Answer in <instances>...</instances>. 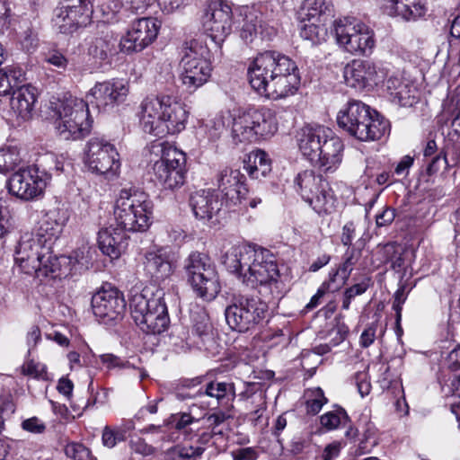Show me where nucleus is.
Instances as JSON below:
<instances>
[{"label":"nucleus","mask_w":460,"mask_h":460,"mask_svg":"<svg viewBox=\"0 0 460 460\" xmlns=\"http://www.w3.org/2000/svg\"><path fill=\"white\" fill-rule=\"evenodd\" d=\"M248 78L254 91L274 101L296 94L301 83L296 62L276 51L258 54L249 65Z\"/></svg>","instance_id":"1"},{"label":"nucleus","mask_w":460,"mask_h":460,"mask_svg":"<svg viewBox=\"0 0 460 460\" xmlns=\"http://www.w3.org/2000/svg\"><path fill=\"white\" fill-rule=\"evenodd\" d=\"M223 264L243 284L252 288H263L271 294L279 293L280 274L275 255L258 245L237 244L223 256Z\"/></svg>","instance_id":"2"},{"label":"nucleus","mask_w":460,"mask_h":460,"mask_svg":"<svg viewBox=\"0 0 460 460\" xmlns=\"http://www.w3.org/2000/svg\"><path fill=\"white\" fill-rule=\"evenodd\" d=\"M188 118L186 105L170 94L147 96L139 106L143 130L157 137L181 132L186 128Z\"/></svg>","instance_id":"3"},{"label":"nucleus","mask_w":460,"mask_h":460,"mask_svg":"<svg viewBox=\"0 0 460 460\" xmlns=\"http://www.w3.org/2000/svg\"><path fill=\"white\" fill-rule=\"evenodd\" d=\"M338 126L359 141L380 139L388 130L389 123L376 111L360 101H349L337 114Z\"/></svg>","instance_id":"4"},{"label":"nucleus","mask_w":460,"mask_h":460,"mask_svg":"<svg viewBox=\"0 0 460 460\" xmlns=\"http://www.w3.org/2000/svg\"><path fill=\"white\" fill-rule=\"evenodd\" d=\"M154 204L149 195L137 188H124L115 200L117 225L128 232H145L152 223Z\"/></svg>","instance_id":"5"},{"label":"nucleus","mask_w":460,"mask_h":460,"mask_svg":"<svg viewBox=\"0 0 460 460\" xmlns=\"http://www.w3.org/2000/svg\"><path fill=\"white\" fill-rule=\"evenodd\" d=\"M163 290L150 293L148 289L134 292L129 298V308L135 323L146 334H159L169 324L167 306Z\"/></svg>","instance_id":"6"},{"label":"nucleus","mask_w":460,"mask_h":460,"mask_svg":"<svg viewBox=\"0 0 460 460\" xmlns=\"http://www.w3.org/2000/svg\"><path fill=\"white\" fill-rule=\"evenodd\" d=\"M56 117V129L65 140H76L89 134L92 120L89 119L88 103L82 99L68 96L51 102Z\"/></svg>","instance_id":"7"},{"label":"nucleus","mask_w":460,"mask_h":460,"mask_svg":"<svg viewBox=\"0 0 460 460\" xmlns=\"http://www.w3.org/2000/svg\"><path fill=\"white\" fill-rule=\"evenodd\" d=\"M209 58L210 51L202 40L193 39L183 44L181 78L188 89L196 90L210 77L212 67Z\"/></svg>","instance_id":"8"},{"label":"nucleus","mask_w":460,"mask_h":460,"mask_svg":"<svg viewBox=\"0 0 460 460\" xmlns=\"http://www.w3.org/2000/svg\"><path fill=\"white\" fill-rule=\"evenodd\" d=\"M188 282L200 298L211 301L220 292V283L216 265L205 253L191 252L184 261Z\"/></svg>","instance_id":"9"},{"label":"nucleus","mask_w":460,"mask_h":460,"mask_svg":"<svg viewBox=\"0 0 460 460\" xmlns=\"http://www.w3.org/2000/svg\"><path fill=\"white\" fill-rule=\"evenodd\" d=\"M336 42L344 51L354 56H370L375 48L374 31L355 17H343L332 24Z\"/></svg>","instance_id":"10"},{"label":"nucleus","mask_w":460,"mask_h":460,"mask_svg":"<svg viewBox=\"0 0 460 460\" xmlns=\"http://www.w3.org/2000/svg\"><path fill=\"white\" fill-rule=\"evenodd\" d=\"M233 137L238 142H256L272 137L278 131V120L268 108L250 109L234 119Z\"/></svg>","instance_id":"11"},{"label":"nucleus","mask_w":460,"mask_h":460,"mask_svg":"<svg viewBox=\"0 0 460 460\" xmlns=\"http://www.w3.org/2000/svg\"><path fill=\"white\" fill-rule=\"evenodd\" d=\"M268 305L261 298L246 295H234L225 310L229 327L238 332L254 329L265 318Z\"/></svg>","instance_id":"12"},{"label":"nucleus","mask_w":460,"mask_h":460,"mask_svg":"<svg viewBox=\"0 0 460 460\" xmlns=\"http://www.w3.org/2000/svg\"><path fill=\"white\" fill-rule=\"evenodd\" d=\"M294 184L303 199L319 215L334 210L336 199L329 182L322 175L305 170L296 176Z\"/></svg>","instance_id":"13"},{"label":"nucleus","mask_w":460,"mask_h":460,"mask_svg":"<svg viewBox=\"0 0 460 460\" xmlns=\"http://www.w3.org/2000/svg\"><path fill=\"white\" fill-rule=\"evenodd\" d=\"M161 152V158L155 162L153 171L155 180L171 190L181 187L185 182L186 155L174 146L163 144L153 146Z\"/></svg>","instance_id":"14"},{"label":"nucleus","mask_w":460,"mask_h":460,"mask_svg":"<svg viewBox=\"0 0 460 460\" xmlns=\"http://www.w3.org/2000/svg\"><path fill=\"white\" fill-rule=\"evenodd\" d=\"M84 164L91 172L112 180L119 174V155L113 144L103 138L93 137L86 145Z\"/></svg>","instance_id":"15"},{"label":"nucleus","mask_w":460,"mask_h":460,"mask_svg":"<svg viewBox=\"0 0 460 460\" xmlns=\"http://www.w3.org/2000/svg\"><path fill=\"white\" fill-rule=\"evenodd\" d=\"M276 5L270 0L237 8L243 22L240 36L245 42H252L259 34H263L268 22L274 16Z\"/></svg>","instance_id":"16"},{"label":"nucleus","mask_w":460,"mask_h":460,"mask_svg":"<svg viewBox=\"0 0 460 460\" xmlns=\"http://www.w3.org/2000/svg\"><path fill=\"white\" fill-rule=\"evenodd\" d=\"M232 17L231 6L224 2L211 3L202 17L205 32L219 48L232 31Z\"/></svg>","instance_id":"17"},{"label":"nucleus","mask_w":460,"mask_h":460,"mask_svg":"<svg viewBox=\"0 0 460 460\" xmlns=\"http://www.w3.org/2000/svg\"><path fill=\"white\" fill-rule=\"evenodd\" d=\"M6 187L10 194L29 201L43 193L46 181L38 168L30 166L13 173L6 182Z\"/></svg>","instance_id":"18"},{"label":"nucleus","mask_w":460,"mask_h":460,"mask_svg":"<svg viewBox=\"0 0 460 460\" xmlns=\"http://www.w3.org/2000/svg\"><path fill=\"white\" fill-rule=\"evenodd\" d=\"M92 308L95 317L108 324L122 318L126 302L123 294L117 288L102 287L93 296Z\"/></svg>","instance_id":"19"},{"label":"nucleus","mask_w":460,"mask_h":460,"mask_svg":"<svg viewBox=\"0 0 460 460\" xmlns=\"http://www.w3.org/2000/svg\"><path fill=\"white\" fill-rule=\"evenodd\" d=\"M159 29L160 23L154 18L137 19L120 39V51L127 54L142 51L155 40Z\"/></svg>","instance_id":"20"},{"label":"nucleus","mask_w":460,"mask_h":460,"mask_svg":"<svg viewBox=\"0 0 460 460\" xmlns=\"http://www.w3.org/2000/svg\"><path fill=\"white\" fill-rule=\"evenodd\" d=\"M385 74L381 64L362 59L352 60L343 70L347 85L358 90L377 85L384 80Z\"/></svg>","instance_id":"21"},{"label":"nucleus","mask_w":460,"mask_h":460,"mask_svg":"<svg viewBox=\"0 0 460 460\" xmlns=\"http://www.w3.org/2000/svg\"><path fill=\"white\" fill-rule=\"evenodd\" d=\"M49 251L37 238L34 232H24L21 234L17 243L14 260L15 263L25 274H33L35 267L40 265V260L46 256Z\"/></svg>","instance_id":"22"},{"label":"nucleus","mask_w":460,"mask_h":460,"mask_svg":"<svg viewBox=\"0 0 460 460\" xmlns=\"http://www.w3.org/2000/svg\"><path fill=\"white\" fill-rule=\"evenodd\" d=\"M128 85L122 80L97 83L90 90L87 99L100 111H107L126 101Z\"/></svg>","instance_id":"23"},{"label":"nucleus","mask_w":460,"mask_h":460,"mask_svg":"<svg viewBox=\"0 0 460 460\" xmlns=\"http://www.w3.org/2000/svg\"><path fill=\"white\" fill-rule=\"evenodd\" d=\"M234 384L231 382L209 381L198 388L193 394H178L177 399L185 400L188 398H210L215 401L216 407H221L225 410H231L235 399Z\"/></svg>","instance_id":"24"},{"label":"nucleus","mask_w":460,"mask_h":460,"mask_svg":"<svg viewBox=\"0 0 460 460\" xmlns=\"http://www.w3.org/2000/svg\"><path fill=\"white\" fill-rule=\"evenodd\" d=\"M10 98L8 119L13 126H21L30 120L36 102L35 89L30 85L17 86Z\"/></svg>","instance_id":"25"},{"label":"nucleus","mask_w":460,"mask_h":460,"mask_svg":"<svg viewBox=\"0 0 460 460\" xmlns=\"http://www.w3.org/2000/svg\"><path fill=\"white\" fill-rule=\"evenodd\" d=\"M68 218L66 210L58 208L47 212L40 221L34 234L49 251L61 235Z\"/></svg>","instance_id":"26"},{"label":"nucleus","mask_w":460,"mask_h":460,"mask_svg":"<svg viewBox=\"0 0 460 460\" xmlns=\"http://www.w3.org/2000/svg\"><path fill=\"white\" fill-rule=\"evenodd\" d=\"M244 179V175L239 170L229 167H226L218 172V190L230 204H238L246 193Z\"/></svg>","instance_id":"27"},{"label":"nucleus","mask_w":460,"mask_h":460,"mask_svg":"<svg viewBox=\"0 0 460 460\" xmlns=\"http://www.w3.org/2000/svg\"><path fill=\"white\" fill-rule=\"evenodd\" d=\"M343 150L342 140L330 131L314 164L324 172H335L342 162Z\"/></svg>","instance_id":"28"},{"label":"nucleus","mask_w":460,"mask_h":460,"mask_svg":"<svg viewBox=\"0 0 460 460\" xmlns=\"http://www.w3.org/2000/svg\"><path fill=\"white\" fill-rule=\"evenodd\" d=\"M174 268L170 254L164 249L148 252L145 255V273L155 283L164 281L172 276Z\"/></svg>","instance_id":"29"},{"label":"nucleus","mask_w":460,"mask_h":460,"mask_svg":"<svg viewBox=\"0 0 460 460\" xmlns=\"http://www.w3.org/2000/svg\"><path fill=\"white\" fill-rule=\"evenodd\" d=\"M329 130L322 126L303 127L296 135L297 145L302 155L311 163L315 161L323 142L326 139Z\"/></svg>","instance_id":"30"},{"label":"nucleus","mask_w":460,"mask_h":460,"mask_svg":"<svg viewBox=\"0 0 460 460\" xmlns=\"http://www.w3.org/2000/svg\"><path fill=\"white\" fill-rule=\"evenodd\" d=\"M381 9L392 17L416 21L425 15L427 8L422 0H378Z\"/></svg>","instance_id":"31"},{"label":"nucleus","mask_w":460,"mask_h":460,"mask_svg":"<svg viewBox=\"0 0 460 460\" xmlns=\"http://www.w3.org/2000/svg\"><path fill=\"white\" fill-rule=\"evenodd\" d=\"M190 205L195 217L204 222L211 220L222 208L218 195L210 190H199L192 193Z\"/></svg>","instance_id":"32"},{"label":"nucleus","mask_w":460,"mask_h":460,"mask_svg":"<svg viewBox=\"0 0 460 460\" xmlns=\"http://www.w3.org/2000/svg\"><path fill=\"white\" fill-rule=\"evenodd\" d=\"M127 230L109 226L98 233V244L103 254L117 259L125 251L128 245Z\"/></svg>","instance_id":"33"},{"label":"nucleus","mask_w":460,"mask_h":460,"mask_svg":"<svg viewBox=\"0 0 460 460\" xmlns=\"http://www.w3.org/2000/svg\"><path fill=\"white\" fill-rule=\"evenodd\" d=\"M386 91L393 102L401 106H412L418 96L416 86L401 75H391L386 82Z\"/></svg>","instance_id":"34"},{"label":"nucleus","mask_w":460,"mask_h":460,"mask_svg":"<svg viewBox=\"0 0 460 460\" xmlns=\"http://www.w3.org/2000/svg\"><path fill=\"white\" fill-rule=\"evenodd\" d=\"M361 257V251L355 247H349L342 256V262L337 269L329 273V279L336 283L334 289H340L349 279L350 273Z\"/></svg>","instance_id":"35"},{"label":"nucleus","mask_w":460,"mask_h":460,"mask_svg":"<svg viewBox=\"0 0 460 460\" xmlns=\"http://www.w3.org/2000/svg\"><path fill=\"white\" fill-rule=\"evenodd\" d=\"M332 7L327 0H305L298 13L299 20L301 22H327Z\"/></svg>","instance_id":"36"},{"label":"nucleus","mask_w":460,"mask_h":460,"mask_svg":"<svg viewBox=\"0 0 460 460\" xmlns=\"http://www.w3.org/2000/svg\"><path fill=\"white\" fill-rule=\"evenodd\" d=\"M244 170L252 179L266 177L271 172L269 155L261 149L252 151L244 161Z\"/></svg>","instance_id":"37"},{"label":"nucleus","mask_w":460,"mask_h":460,"mask_svg":"<svg viewBox=\"0 0 460 460\" xmlns=\"http://www.w3.org/2000/svg\"><path fill=\"white\" fill-rule=\"evenodd\" d=\"M49 252L40 260V265L35 267L33 274L37 278L46 277L51 279L61 278L63 275H68L66 263L63 261V256L57 257Z\"/></svg>","instance_id":"38"},{"label":"nucleus","mask_w":460,"mask_h":460,"mask_svg":"<svg viewBox=\"0 0 460 460\" xmlns=\"http://www.w3.org/2000/svg\"><path fill=\"white\" fill-rule=\"evenodd\" d=\"M190 321L192 334L198 336L201 341L210 337L212 324L203 306L197 304L190 305Z\"/></svg>","instance_id":"39"},{"label":"nucleus","mask_w":460,"mask_h":460,"mask_svg":"<svg viewBox=\"0 0 460 460\" xmlns=\"http://www.w3.org/2000/svg\"><path fill=\"white\" fill-rule=\"evenodd\" d=\"M75 19V15L66 8V5L62 4L55 9L52 21L54 27L60 33L69 34L82 27Z\"/></svg>","instance_id":"40"},{"label":"nucleus","mask_w":460,"mask_h":460,"mask_svg":"<svg viewBox=\"0 0 460 460\" xmlns=\"http://www.w3.org/2000/svg\"><path fill=\"white\" fill-rule=\"evenodd\" d=\"M95 19L104 22H111L117 13L124 6L123 0H93Z\"/></svg>","instance_id":"41"},{"label":"nucleus","mask_w":460,"mask_h":460,"mask_svg":"<svg viewBox=\"0 0 460 460\" xmlns=\"http://www.w3.org/2000/svg\"><path fill=\"white\" fill-rule=\"evenodd\" d=\"M69 274L81 273L87 270L92 265L90 251L85 248L74 251L69 256H63Z\"/></svg>","instance_id":"42"},{"label":"nucleus","mask_w":460,"mask_h":460,"mask_svg":"<svg viewBox=\"0 0 460 460\" xmlns=\"http://www.w3.org/2000/svg\"><path fill=\"white\" fill-rule=\"evenodd\" d=\"M326 22H302L300 36L306 40H310L313 44L324 41L328 35Z\"/></svg>","instance_id":"43"},{"label":"nucleus","mask_w":460,"mask_h":460,"mask_svg":"<svg viewBox=\"0 0 460 460\" xmlns=\"http://www.w3.org/2000/svg\"><path fill=\"white\" fill-rule=\"evenodd\" d=\"M23 80L21 69L10 68L4 73L0 72V96L11 94Z\"/></svg>","instance_id":"44"},{"label":"nucleus","mask_w":460,"mask_h":460,"mask_svg":"<svg viewBox=\"0 0 460 460\" xmlns=\"http://www.w3.org/2000/svg\"><path fill=\"white\" fill-rule=\"evenodd\" d=\"M205 448L199 447L175 446L166 452L167 460H197L204 453Z\"/></svg>","instance_id":"45"},{"label":"nucleus","mask_w":460,"mask_h":460,"mask_svg":"<svg viewBox=\"0 0 460 460\" xmlns=\"http://www.w3.org/2000/svg\"><path fill=\"white\" fill-rule=\"evenodd\" d=\"M348 420L349 416L341 407L327 411L320 417L321 425L327 430L336 429L341 425H345Z\"/></svg>","instance_id":"46"},{"label":"nucleus","mask_w":460,"mask_h":460,"mask_svg":"<svg viewBox=\"0 0 460 460\" xmlns=\"http://www.w3.org/2000/svg\"><path fill=\"white\" fill-rule=\"evenodd\" d=\"M20 162L21 158L16 147L0 148V173H6L13 170Z\"/></svg>","instance_id":"47"},{"label":"nucleus","mask_w":460,"mask_h":460,"mask_svg":"<svg viewBox=\"0 0 460 460\" xmlns=\"http://www.w3.org/2000/svg\"><path fill=\"white\" fill-rule=\"evenodd\" d=\"M200 130L207 135L209 141L218 139L225 130L223 117L219 115L215 116L201 126Z\"/></svg>","instance_id":"48"},{"label":"nucleus","mask_w":460,"mask_h":460,"mask_svg":"<svg viewBox=\"0 0 460 460\" xmlns=\"http://www.w3.org/2000/svg\"><path fill=\"white\" fill-rule=\"evenodd\" d=\"M66 8H68L75 15V20H76L77 23H80L82 27L90 24L92 20L95 19V12L93 3L90 5L83 4L78 5L77 7L75 5H66Z\"/></svg>","instance_id":"49"},{"label":"nucleus","mask_w":460,"mask_h":460,"mask_svg":"<svg viewBox=\"0 0 460 460\" xmlns=\"http://www.w3.org/2000/svg\"><path fill=\"white\" fill-rule=\"evenodd\" d=\"M112 49L113 44L111 43V39L106 36L96 38L90 46L89 51L93 57L104 60Z\"/></svg>","instance_id":"50"},{"label":"nucleus","mask_w":460,"mask_h":460,"mask_svg":"<svg viewBox=\"0 0 460 460\" xmlns=\"http://www.w3.org/2000/svg\"><path fill=\"white\" fill-rule=\"evenodd\" d=\"M326 402L327 398L324 396L323 391L320 387L314 388L306 400L307 412L318 413Z\"/></svg>","instance_id":"51"},{"label":"nucleus","mask_w":460,"mask_h":460,"mask_svg":"<svg viewBox=\"0 0 460 460\" xmlns=\"http://www.w3.org/2000/svg\"><path fill=\"white\" fill-rule=\"evenodd\" d=\"M66 456L74 460H92L90 450L79 443H69L65 447Z\"/></svg>","instance_id":"52"},{"label":"nucleus","mask_w":460,"mask_h":460,"mask_svg":"<svg viewBox=\"0 0 460 460\" xmlns=\"http://www.w3.org/2000/svg\"><path fill=\"white\" fill-rule=\"evenodd\" d=\"M22 373L37 379H48L46 366L33 360L28 361L22 366Z\"/></svg>","instance_id":"53"},{"label":"nucleus","mask_w":460,"mask_h":460,"mask_svg":"<svg viewBox=\"0 0 460 460\" xmlns=\"http://www.w3.org/2000/svg\"><path fill=\"white\" fill-rule=\"evenodd\" d=\"M229 410H219L212 414L208 415L207 420L211 427V430L214 433L222 435L223 432L221 430H217V428L225 422L226 420L230 419L232 416L228 413Z\"/></svg>","instance_id":"54"},{"label":"nucleus","mask_w":460,"mask_h":460,"mask_svg":"<svg viewBox=\"0 0 460 460\" xmlns=\"http://www.w3.org/2000/svg\"><path fill=\"white\" fill-rule=\"evenodd\" d=\"M44 60L48 64L63 70H66L68 65L67 58L63 55L62 52L57 49L49 50L45 54Z\"/></svg>","instance_id":"55"},{"label":"nucleus","mask_w":460,"mask_h":460,"mask_svg":"<svg viewBox=\"0 0 460 460\" xmlns=\"http://www.w3.org/2000/svg\"><path fill=\"white\" fill-rule=\"evenodd\" d=\"M335 285L336 283L332 282L330 279H328V281L323 282L317 290L316 294L312 296L310 302L306 305L305 307L309 310L316 307L320 304V299L323 296V295L326 292H335L338 290L333 288V286Z\"/></svg>","instance_id":"56"},{"label":"nucleus","mask_w":460,"mask_h":460,"mask_svg":"<svg viewBox=\"0 0 460 460\" xmlns=\"http://www.w3.org/2000/svg\"><path fill=\"white\" fill-rule=\"evenodd\" d=\"M22 428L23 430L33 434H42L47 429L46 424L38 417L24 420L22 422Z\"/></svg>","instance_id":"57"},{"label":"nucleus","mask_w":460,"mask_h":460,"mask_svg":"<svg viewBox=\"0 0 460 460\" xmlns=\"http://www.w3.org/2000/svg\"><path fill=\"white\" fill-rule=\"evenodd\" d=\"M20 42L24 50L28 52L33 51L38 46V35L33 30L29 28L23 31Z\"/></svg>","instance_id":"58"},{"label":"nucleus","mask_w":460,"mask_h":460,"mask_svg":"<svg viewBox=\"0 0 460 460\" xmlns=\"http://www.w3.org/2000/svg\"><path fill=\"white\" fill-rule=\"evenodd\" d=\"M100 359L109 369L129 368L131 367L128 361H125L113 354H102L100 356Z\"/></svg>","instance_id":"59"},{"label":"nucleus","mask_w":460,"mask_h":460,"mask_svg":"<svg viewBox=\"0 0 460 460\" xmlns=\"http://www.w3.org/2000/svg\"><path fill=\"white\" fill-rule=\"evenodd\" d=\"M130 448L137 454L142 456H150L155 452V448L146 444V441L141 438L131 439L129 442Z\"/></svg>","instance_id":"60"},{"label":"nucleus","mask_w":460,"mask_h":460,"mask_svg":"<svg viewBox=\"0 0 460 460\" xmlns=\"http://www.w3.org/2000/svg\"><path fill=\"white\" fill-rule=\"evenodd\" d=\"M197 421H199L198 419H195L190 413L183 412L179 414L178 417L176 418L174 428L177 430L187 433L188 427Z\"/></svg>","instance_id":"61"},{"label":"nucleus","mask_w":460,"mask_h":460,"mask_svg":"<svg viewBox=\"0 0 460 460\" xmlns=\"http://www.w3.org/2000/svg\"><path fill=\"white\" fill-rule=\"evenodd\" d=\"M356 385L361 397L367 395L371 391V385L366 373H357L355 376Z\"/></svg>","instance_id":"62"},{"label":"nucleus","mask_w":460,"mask_h":460,"mask_svg":"<svg viewBox=\"0 0 460 460\" xmlns=\"http://www.w3.org/2000/svg\"><path fill=\"white\" fill-rule=\"evenodd\" d=\"M233 460H255L258 453L253 447L238 448L231 452Z\"/></svg>","instance_id":"63"},{"label":"nucleus","mask_w":460,"mask_h":460,"mask_svg":"<svg viewBox=\"0 0 460 460\" xmlns=\"http://www.w3.org/2000/svg\"><path fill=\"white\" fill-rule=\"evenodd\" d=\"M447 367L453 372H460V347L452 349L446 359Z\"/></svg>","instance_id":"64"}]
</instances>
